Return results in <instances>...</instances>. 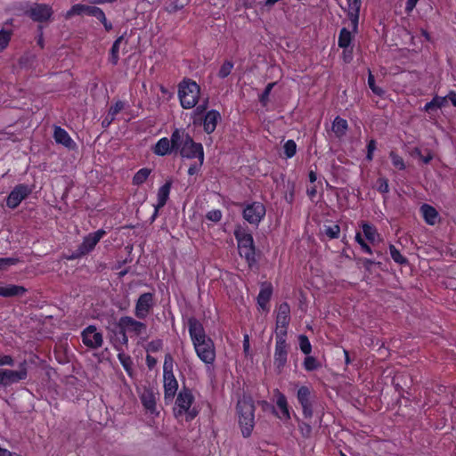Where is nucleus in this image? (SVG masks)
<instances>
[{
  "instance_id": "9d476101",
  "label": "nucleus",
  "mask_w": 456,
  "mask_h": 456,
  "mask_svg": "<svg viewBox=\"0 0 456 456\" xmlns=\"http://www.w3.org/2000/svg\"><path fill=\"white\" fill-rule=\"evenodd\" d=\"M266 213L265 207L261 202H251L246 204L243 209L244 219L251 224L258 225Z\"/></svg>"
},
{
  "instance_id": "864d4df0",
  "label": "nucleus",
  "mask_w": 456,
  "mask_h": 456,
  "mask_svg": "<svg viewBox=\"0 0 456 456\" xmlns=\"http://www.w3.org/2000/svg\"><path fill=\"white\" fill-rule=\"evenodd\" d=\"M202 164H203V163H200V159H198V163H196V164H192V165H191V167H189V169H188V174H189L190 175H196V174L200 171V167H201Z\"/></svg>"
},
{
  "instance_id": "79ce46f5",
  "label": "nucleus",
  "mask_w": 456,
  "mask_h": 456,
  "mask_svg": "<svg viewBox=\"0 0 456 456\" xmlns=\"http://www.w3.org/2000/svg\"><path fill=\"white\" fill-rule=\"evenodd\" d=\"M389 251L392 259L397 263V264H404L406 263V259L404 256H402V254L399 252V250L393 245H390Z\"/></svg>"
},
{
  "instance_id": "e433bc0d",
  "label": "nucleus",
  "mask_w": 456,
  "mask_h": 456,
  "mask_svg": "<svg viewBox=\"0 0 456 456\" xmlns=\"http://www.w3.org/2000/svg\"><path fill=\"white\" fill-rule=\"evenodd\" d=\"M304 367L308 371L315 370L322 367V363L314 356L308 355L305 358Z\"/></svg>"
},
{
  "instance_id": "cd10ccee",
  "label": "nucleus",
  "mask_w": 456,
  "mask_h": 456,
  "mask_svg": "<svg viewBox=\"0 0 456 456\" xmlns=\"http://www.w3.org/2000/svg\"><path fill=\"white\" fill-rule=\"evenodd\" d=\"M82 342H102V335L95 326H88L82 332Z\"/></svg>"
},
{
  "instance_id": "423d86ee",
  "label": "nucleus",
  "mask_w": 456,
  "mask_h": 456,
  "mask_svg": "<svg viewBox=\"0 0 456 456\" xmlns=\"http://www.w3.org/2000/svg\"><path fill=\"white\" fill-rule=\"evenodd\" d=\"M234 235L238 242V248L240 256L244 257L247 260L248 265L251 266L255 263V247L253 237L251 234L242 229L236 230Z\"/></svg>"
},
{
  "instance_id": "0e129e2a",
  "label": "nucleus",
  "mask_w": 456,
  "mask_h": 456,
  "mask_svg": "<svg viewBox=\"0 0 456 456\" xmlns=\"http://www.w3.org/2000/svg\"><path fill=\"white\" fill-rule=\"evenodd\" d=\"M343 54H344L345 61L349 62L351 61V59H352V53H351V51H347L346 48L344 50Z\"/></svg>"
},
{
  "instance_id": "4be33fe9",
  "label": "nucleus",
  "mask_w": 456,
  "mask_h": 456,
  "mask_svg": "<svg viewBox=\"0 0 456 456\" xmlns=\"http://www.w3.org/2000/svg\"><path fill=\"white\" fill-rule=\"evenodd\" d=\"M188 329L191 338L193 342H204V330L202 325L195 319H190Z\"/></svg>"
},
{
  "instance_id": "4468645a",
  "label": "nucleus",
  "mask_w": 456,
  "mask_h": 456,
  "mask_svg": "<svg viewBox=\"0 0 456 456\" xmlns=\"http://www.w3.org/2000/svg\"><path fill=\"white\" fill-rule=\"evenodd\" d=\"M297 397L302 407L304 417L311 419L313 417V405L310 388L305 386L299 387Z\"/></svg>"
},
{
  "instance_id": "4c0bfd02",
  "label": "nucleus",
  "mask_w": 456,
  "mask_h": 456,
  "mask_svg": "<svg viewBox=\"0 0 456 456\" xmlns=\"http://www.w3.org/2000/svg\"><path fill=\"white\" fill-rule=\"evenodd\" d=\"M12 33L11 30L0 29V53L3 52L9 45Z\"/></svg>"
},
{
  "instance_id": "72a5a7b5",
  "label": "nucleus",
  "mask_w": 456,
  "mask_h": 456,
  "mask_svg": "<svg viewBox=\"0 0 456 456\" xmlns=\"http://www.w3.org/2000/svg\"><path fill=\"white\" fill-rule=\"evenodd\" d=\"M151 173V170L150 168H141L134 174L132 181L133 184L138 186L144 183L150 176Z\"/></svg>"
},
{
  "instance_id": "7c9ffc66",
  "label": "nucleus",
  "mask_w": 456,
  "mask_h": 456,
  "mask_svg": "<svg viewBox=\"0 0 456 456\" xmlns=\"http://www.w3.org/2000/svg\"><path fill=\"white\" fill-rule=\"evenodd\" d=\"M347 122L346 119L337 117L332 123V131L338 137H342L347 130Z\"/></svg>"
},
{
  "instance_id": "ddd939ff",
  "label": "nucleus",
  "mask_w": 456,
  "mask_h": 456,
  "mask_svg": "<svg viewBox=\"0 0 456 456\" xmlns=\"http://www.w3.org/2000/svg\"><path fill=\"white\" fill-rule=\"evenodd\" d=\"M29 17L38 22H44L50 20L53 15V9L49 4H34L28 11Z\"/></svg>"
},
{
  "instance_id": "412c9836",
  "label": "nucleus",
  "mask_w": 456,
  "mask_h": 456,
  "mask_svg": "<svg viewBox=\"0 0 456 456\" xmlns=\"http://www.w3.org/2000/svg\"><path fill=\"white\" fill-rule=\"evenodd\" d=\"M175 151L172 137L170 140L167 137L160 138L153 147V152L158 156H165Z\"/></svg>"
},
{
  "instance_id": "5fc2aeb1",
  "label": "nucleus",
  "mask_w": 456,
  "mask_h": 456,
  "mask_svg": "<svg viewBox=\"0 0 456 456\" xmlns=\"http://www.w3.org/2000/svg\"><path fill=\"white\" fill-rule=\"evenodd\" d=\"M13 362H14V361L10 355L0 356V366H3V365L13 366Z\"/></svg>"
},
{
  "instance_id": "603ef678",
  "label": "nucleus",
  "mask_w": 456,
  "mask_h": 456,
  "mask_svg": "<svg viewBox=\"0 0 456 456\" xmlns=\"http://www.w3.org/2000/svg\"><path fill=\"white\" fill-rule=\"evenodd\" d=\"M378 190L382 192L386 193L388 191V183L387 181L384 178H380L378 181Z\"/></svg>"
},
{
  "instance_id": "393cba45",
  "label": "nucleus",
  "mask_w": 456,
  "mask_h": 456,
  "mask_svg": "<svg viewBox=\"0 0 456 456\" xmlns=\"http://www.w3.org/2000/svg\"><path fill=\"white\" fill-rule=\"evenodd\" d=\"M288 348L286 344H277L274 354V364L281 369L287 362Z\"/></svg>"
},
{
  "instance_id": "f03ea898",
  "label": "nucleus",
  "mask_w": 456,
  "mask_h": 456,
  "mask_svg": "<svg viewBox=\"0 0 456 456\" xmlns=\"http://www.w3.org/2000/svg\"><path fill=\"white\" fill-rule=\"evenodd\" d=\"M239 425L244 437L250 436L255 426V404L251 396L243 395L236 405Z\"/></svg>"
},
{
  "instance_id": "2eb2a0df",
  "label": "nucleus",
  "mask_w": 456,
  "mask_h": 456,
  "mask_svg": "<svg viewBox=\"0 0 456 456\" xmlns=\"http://www.w3.org/2000/svg\"><path fill=\"white\" fill-rule=\"evenodd\" d=\"M104 234L105 231L98 230L85 237L82 244L77 249V256H83L92 251L96 244L100 241V240L104 236Z\"/></svg>"
},
{
  "instance_id": "bb28decb",
  "label": "nucleus",
  "mask_w": 456,
  "mask_h": 456,
  "mask_svg": "<svg viewBox=\"0 0 456 456\" xmlns=\"http://www.w3.org/2000/svg\"><path fill=\"white\" fill-rule=\"evenodd\" d=\"M420 211L422 213L423 218L427 222V224L430 225L436 224L439 220L438 212L436 210L435 208L424 204L420 208Z\"/></svg>"
},
{
  "instance_id": "a878e982",
  "label": "nucleus",
  "mask_w": 456,
  "mask_h": 456,
  "mask_svg": "<svg viewBox=\"0 0 456 456\" xmlns=\"http://www.w3.org/2000/svg\"><path fill=\"white\" fill-rule=\"evenodd\" d=\"M348 17L351 20L354 29L357 28L359 12L361 8V0H347Z\"/></svg>"
},
{
  "instance_id": "f3484780",
  "label": "nucleus",
  "mask_w": 456,
  "mask_h": 456,
  "mask_svg": "<svg viewBox=\"0 0 456 456\" xmlns=\"http://www.w3.org/2000/svg\"><path fill=\"white\" fill-rule=\"evenodd\" d=\"M198 356L205 363H212L216 358L214 344H193Z\"/></svg>"
},
{
  "instance_id": "8fccbe9b",
  "label": "nucleus",
  "mask_w": 456,
  "mask_h": 456,
  "mask_svg": "<svg viewBox=\"0 0 456 456\" xmlns=\"http://www.w3.org/2000/svg\"><path fill=\"white\" fill-rule=\"evenodd\" d=\"M207 218L212 222H218L222 218V212L218 209L211 210L207 214Z\"/></svg>"
},
{
  "instance_id": "39448f33",
  "label": "nucleus",
  "mask_w": 456,
  "mask_h": 456,
  "mask_svg": "<svg viewBox=\"0 0 456 456\" xmlns=\"http://www.w3.org/2000/svg\"><path fill=\"white\" fill-rule=\"evenodd\" d=\"M119 327L123 332L125 342L128 339L143 338L147 334L144 323L126 316L119 320Z\"/></svg>"
},
{
  "instance_id": "20e7f679",
  "label": "nucleus",
  "mask_w": 456,
  "mask_h": 456,
  "mask_svg": "<svg viewBox=\"0 0 456 456\" xmlns=\"http://www.w3.org/2000/svg\"><path fill=\"white\" fill-rule=\"evenodd\" d=\"M178 95L183 109L196 106L200 97V86L191 80H183L179 86Z\"/></svg>"
},
{
  "instance_id": "c756f323",
  "label": "nucleus",
  "mask_w": 456,
  "mask_h": 456,
  "mask_svg": "<svg viewBox=\"0 0 456 456\" xmlns=\"http://www.w3.org/2000/svg\"><path fill=\"white\" fill-rule=\"evenodd\" d=\"M25 292V289L21 286L9 285L0 286V296L2 297H13L22 295Z\"/></svg>"
},
{
  "instance_id": "680f3d73",
  "label": "nucleus",
  "mask_w": 456,
  "mask_h": 456,
  "mask_svg": "<svg viewBox=\"0 0 456 456\" xmlns=\"http://www.w3.org/2000/svg\"><path fill=\"white\" fill-rule=\"evenodd\" d=\"M114 118L111 116H109V113L105 117V118L102 120V126H109L110 123L113 121Z\"/></svg>"
},
{
  "instance_id": "aec40b11",
  "label": "nucleus",
  "mask_w": 456,
  "mask_h": 456,
  "mask_svg": "<svg viewBox=\"0 0 456 456\" xmlns=\"http://www.w3.org/2000/svg\"><path fill=\"white\" fill-rule=\"evenodd\" d=\"M53 137L57 143L62 144L69 150H73L77 146L68 132L60 126L54 128Z\"/></svg>"
},
{
  "instance_id": "c85d7f7f",
  "label": "nucleus",
  "mask_w": 456,
  "mask_h": 456,
  "mask_svg": "<svg viewBox=\"0 0 456 456\" xmlns=\"http://www.w3.org/2000/svg\"><path fill=\"white\" fill-rule=\"evenodd\" d=\"M276 404L281 411V413H278L275 411V410H273L277 417L280 418L281 419H289L290 415L288 408L287 398L283 394L279 393L276 400Z\"/></svg>"
},
{
  "instance_id": "774afa93",
  "label": "nucleus",
  "mask_w": 456,
  "mask_h": 456,
  "mask_svg": "<svg viewBox=\"0 0 456 456\" xmlns=\"http://www.w3.org/2000/svg\"><path fill=\"white\" fill-rule=\"evenodd\" d=\"M368 85L370 86V88L371 89L373 86H375V80H374V77L371 73L369 74V77H368Z\"/></svg>"
},
{
  "instance_id": "13d9d810",
  "label": "nucleus",
  "mask_w": 456,
  "mask_h": 456,
  "mask_svg": "<svg viewBox=\"0 0 456 456\" xmlns=\"http://www.w3.org/2000/svg\"><path fill=\"white\" fill-rule=\"evenodd\" d=\"M98 20L103 24L106 30H110L112 28V25L110 22H109L105 17V14L103 13V19L98 18Z\"/></svg>"
},
{
  "instance_id": "dca6fc26",
  "label": "nucleus",
  "mask_w": 456,
  "mask_h": 456,
  "mask_svg": "<svg viewBox=\"0 0 456 456\" xmlns=\"http://www.w3.org/2000/svg\"><path fill=\"white\" fill-rule=\"evenodd\" d=\"M153 305V295L144 293L140 296L135 305V315L140 318H145Z\"/></svg>"
},
{
  "instance_id": "7ed1b4c3",
  "label": "nucleus",
  "mask_w": 456,
  "mask_h": 456,
  "mask_svg": "<svg viewBox=\"0 0 456 456\" xmlns=\"http://www.w3.org/2000/svg\"><path fill=\"white\" fill-rule=\"evenodd\" d=\"M163 381H164V397L167 402H171L178 389V382L173 373V358L167 354L165 356L163 365Z\"/></svg>"
},
{
  "instance_id": "49530a36",
  "label": "nucleus",
  "mask_w": 456,
  "mask_h": 456,
  "mask_svg": "<svg viewBox=\"0 0 456 456\" xmlns=\"http://www.w3.org/2000/svg\"><path fill=\"white\" fill-rule=\"evenodd\" d=\"M390 158H391L393 165L396 168H398L400 170L404 169V167H405L404 162H403V159L400 156L396 155L395 152H391Z\"/></svg>"
},
{
  "instance_id": "bf43d9fd",
  "label": "nucleus",
  "mask_w": 456,
  "mask_h": 456,
  "mask_svg": "<svg viewBox=\"0 0 456 456\" xmlns=\"http://www.w3.org/2000/svg\"><path fill=\"white\" fill-rule=\"evenodd\" d=\"M300 349L305 354H309L312 352L311 344H300Z\"/></svg>"
},
{
  "instance_id": "4d7b16f0",
  "label": "nucleus",
  "mask_w": 456,
  "mask_h": 456,
  "mask_svg": "<svg viewBox=\"0 0 456 456\" xmlns=\"http://www.w3.org/2000/svg\"><path fill=\"white\" fill-rule=\"evenodd\" d=\"M419 0H408L405 5L406 12H411L416 6Z\"/></svg>"
},
{
  "instance_id": "338daca9",
  "label": "nucleus",
  "mask_w": 456,
  "mask_h": 456,
  "mask_svg": "<svg viewBox=\"0 0 456 456\" xmlns=\"http://www.w3.org/2000/svg\"><path fill=\"white\" fill-rule=\"evenodd\" d=\"M89 349L91 351H93V354H96L95 353H94V351L97 350L102 344H94V343H92V344H86Z\"/></svg>"
},
{
  "instance_id": "2f4dec72",
  "label": "nucleus",
  "mask_w": 456,
  "mask_h": 456,
  "mask_svg": "<svg viewBox=\"0 0 456 456\" xmlns=\"http://www.w3.org/2000/svg\"><path fill=\"white\" fill-rule=\"evenodd\" d=\"M363 234L370 242H375L379 240V235L375 227L370 224L363 223L362 225Z\"/></svg>"
},
{
  "instance_id": "5701e85b",
  "label": "nucleus",
  "mask_w": 456,
  "mask_h": 456,
  "mask_svg": "<svg viewBox=\"0 0 456 456\" xmlns=\"http://www.w3.org/2000/svg\"><path fill=\"white\" fill-rule=\"evenodd\" d=\"M220 119L221 115L217 110H212L208 111L204 118L205 132L208 134L214 132Z\"/></svg>"
},
{
  "instance_id": "0eeeda50",
  "label": "nucleus",
  "mask_w": 456,
  "mask_h": 456,
  "mask_svg": "<svg viewBox=\"0 0 456 456\" xmlns=\"http://www.w3.org/2000/svg\"><path fill=\"white\" fill-rule=\"evenodd\" d=\"M194 397L192 395L191 391L183 387L178 394L177 398L175 400V406L174 408V412L176 417L183 415V413L188 414L187 419H192L196 417L197 411L192 409L191 410V406L193 403Z\"/></svg>"
},
{
  "instance_id": "a18cd8bd",
  "label": "nucleus",
  "mask_w": 456,
  "mask_h": 456,
  "mask_svg": "<svg viewBox=\"0 0 456 456\" xmlns=\"http://www.w3.org/2000/svg\"><path fill=\"white\" fill-rule=\"evenodd\" d=\"M18 260L13 257H0V270H5L11 265H16Z\"/></svg>"
},
{
  "instance_id": "f257e3e1",
  "label": "nucleus",
  "mask_w": 456,
  "mask_h": 456,
  "mask_svg": "<svg viewBox=\"0 0 456 456\" xmlns=\"http://www.w3.org/2000/svg\"><path fill=\"white\" fill-rule=\"evenodd\" d=\"M175 151L179 152L182 158L200 159L204 161V151L201 143L195 142L184 129H175L172 133Z\"/></svg>"
},
{
  "instance_id": "f8f14e48",
  "label": "nucleus",
  "mask_w": 456,
  "mask_h": 456,
  "mask_svg": "<svg viewBox=\"0 0 456 456\" xmlns=\"http://www.w3.org/2000/svg\"><path fill=\"white\" fill-rule=\"evenodd\" d=\"M84 14H86L89 16H94L96 19H98V18L103 19V12L102 9L95 7V6H91V5L82 4H74L66 12L65 18L70 19L73 16H79V15H84Z\"/></svg>"
},
{
  "instance_id": "09e8293b",
  "label": "nucleus",
  "mask_w": 456,
  "mask_h": 456,
  "mask_svg": "<svg viewBox=\"0 0 456 456\" xmlns=\"http://www.w3.org/2000/svg\"><path fill=\"white\" fill-rule=\"evenodd\" d=\"M298 427H299L300 432L304 437H309L311 436L312 427L310 424L305 423V422H301Z\"/></svg>"
},
{
  "instance_id": "6ab92c4d",
  "label": "nucleus",
  "mask_w": 456,
  "mask_h": 456,
  "mask_svg": "<svg viewBox=\"0 0 456 456\" xmlns=\"http://www.w3.org/2000/svg\"><path fill=\"white\" fill-rule=\"evenodd\" d=\"M171 186L172 183L167 181L159 189L157 193V203L154 205L153 217H155L158 215L159 210L166 205L169 198Z\"/></svg>"
},
{
  "instance_id": "b1692460",
  "label": "nucleus",
  "mask_w": 456,
  "mask_h": 456,
  "mask_svg": "<svg viewBox=\"0 0 456 456\" xmlns=\"http://www.w3.org/2000/svg\"><path fill=\"white\" fill-rule=\"evenodd\" d=\"M141 401L144 408L151 413L156 411V395L151 389H145L142 395Z\"/></svg>"
},
{
  "instance_id": "69168bd1",
  "label": "nucleus",
  "mask_w": 456,
  "mask_h": 456,
  "mask_svg": "<svg viewBox=\"0 0 456 456\" xmlns=\"http://www.w3.org/2000/svg\"><path fill=\"white\" fill-rule=\"evenodd\" d=\"M419 158L424 163H428L432 159L433 156L430 153H428L426 156L419 153Z\"/></svg>"
},
{
  "instance_id": "052dcab7",
  "label": "nucleus",
  "mask_w": 456,
  "mask_h": 456,
  "mask_svg": "<svg viewBox=\"0 0 456 456\" xmlns=\"http://www.w3.org/2000/svg\"><path fill=\"white\" fill-rule=\"evenodd\" d=\"M448 100L452 102V104L456 107V93L453 91H451L448 95Z\"/></svg>"
},
{
  "instance_id": "c9c22d12",
  "label": "nucleus",
  "mask_w": 456,
  "mask_h": 456,
  "mask_svg": "<svg viewBox=\"0 0 456 456\" xmlns=\"http://www.w3.org/2000/svg\"><path fill=\"white\" fill-rule=\"evenodd\" d=\"M122 40H123V37L122 36L119 37L118 38H117L115 40V42L113 43V45H112L111 50H110V61L114 65H116L118 62V60H119L118 53H119V46H120V44H121Z\"/></svg>"
},
{
  "instance_id": "3c124183",
  "label": "nucleus",
  "mask_w": 456,
  "mask_h": 456,
  "mask_svg": "<svg viewBox=\"0 0 456 456\" xmlns=\"http://www.w3.org/2000/svg\"><path fill=\"white\" fill-rule=\"evenodd\" d=\"M376 150V142L374 140H370L367 145V159L371 160L373 159V152Z\"/></svg>"
},
{
  "instance_id": "37998d69",
  "label": "nucleus",
  "mask_w": 456,
  "mask_h": 456,
  "mask_svg": "<svg viewBox=\"0 0 456 456\" xmlns=\"http://www.w3.org/2000/svg\"><path fill=\"white\" fill-rule=\"evenodd\" d=\"M232 69H233V63L232 61H226L221 66V68H220V69L218 71V76L220 77H222V78H224L228 75L231 74Z\"/></svg>"
},
{
  "instance_id": "a211bd4d",
  "label": "nucleus",
  "mask_w": 456,
  "mask_h": 456,
  "mask_svg": "<svg viewBox=\"0 0 456 456\" xmlns=\"http://www.w3.org/2000/svg\"><path fill=\"white\" fill-rule=\"evenodd\" d=\"M273 294V286L270 283H264L261 286L257 296L258 309L263 312H269V301Z\"/></svg>"
},
{
  "instance_id": "58836bf2",
  "label": "nucleus",
  "mask_w": 456,
  "mask_h": 456,
  "mask_svg": "<svg viewBox=\"0 0 456 456\" xmlns=\"http://www.w3.org/2000/svg\"><path fill=\"white\" fill-rule=\"evenodd\" d=\"M118 359L122 364V366L124 367V369L126 370V371L128 373V375H132V365H133V362H132V359L130 356L128 355H126L125 354L123 353H119L118 354Z\"/></svg>"
},
{
  "instance_id": "ea45409f",
  "label": "nucleus",
  "mask_w": 456,
  "mask_h": 456,
  "mask_svg": "<svg viewBox=\"0 0 456 456\" xmlns=\"http://www.w3.org/2000/svg\"><path fill=\"white\" fill-rule=\"evenodd\" d=\"M286 158H292L297 152V144L293 140H288L283 145Z\"/></svg>"
},
{
  "instance_id": "9b49d317",
  "label": "nucleus",
  "mask_w": 456,
  "mask_h": 456,
  "mask_svg": "<svg viewBox=\"0 0 456 456\" xmlns=\"http://www.w3.org/2000/svg\"><path fill=\"white\" fill-rule=\"evenodd\" d=\"M32 191V189L26 184L16 185L9 193L6 199V206L9 208H16L23 200Z\"/></svg>"
},
{
  "instance_id": "a19ab883",
  "label": "nucleus",
  "mask_w": 456,
  "mask_h": 456,
  "mask_svg": "<svg viewBox=\"0 0 456 456\" xmlns=\"http://www.w3.org/2000/svg\"><path fill=\"white\" fill-rule=\"evenodd\" d=\"M323 232L330 239H336L340 233V227L338 224L325 226Z\"/></svg>"
},
{
  "instance_id": "e2e57ef3",
  "label": "nucleus",
  "mask_w": 456,
  "mask_h": 456,
  "mask_svg": "<svg viewBox=\"0 0 456 456\" xmlns=\"http://www.w3.org/2000/svg\"><path fill=\"white\" fill-rule=\"evenodd\" d=\"M371 91L379 96H382L385 94L384 90L377 86H373Z\"/></svg>"
},
{
  "instance_id": "1a4fd4ad",
  "label": "nucleus",
  "mask_w": 456,
  "mask_h": 456,
  "mask_svg": "<svg viewBox=\"0 0 456 456\" xmlns=\"http://www.w3.org/2000/svg\"><path fill=\"white\" fill-rule=\"evenodd\" d=\"M28 376L27 362L20 363L18 370L2 369V386L9 387L12 384L24 380Z\"/></svg>"
},
{
  "instance_id": "de8ad7c7",
  "label": "nucleus",
  "mask_w": 456,
  "mask_h": 456,
  "mask_svg": "<svg viewBox=\"0 0 456 456\" xmlns=\"http://www.w3.org/2000/svg\"><path fill=\"white\" fill-rule=\"evenodd\" d=\"M125 103L123 102H117L109 110V116L115 118V116L124 109Z\"/></svg>"
},
{
  "instance_id": "c03bdc74",
  "label": "nucleus",
  "mask_w": 456,
  "mask_h": 456,
  "mask_svg": "<svg viewBox=\"0 0 456 456\" xmlns=\"http://www.w3.org/2000/svg\"><path fill=\"white\" fill-rule=\"evenodd\" d=\"M274 85H275V83H269L266 86L263 94L260 95L259 100L263 105H266V103L268 102L269 95H270Z\"/></svg>"
},
{
  "instance_id": "473e14b6",
  "label": "nucleus",
  "mask_w": 456,
  "mask_h": 456,
  "mask_svg": "<svg viewBox=\"0 0 456 456\" xmlns=\"http://www.w3.org/2000/svg\"><path fill=\"white\" fill-rule=\"evenodd\" d=\"M448 97L435 96L431 102H428L424 106V110L429 112L434 109L443 108L447 102Z\"/></svg>"
},
{
  "instance_id": "6e6d98bb",
  "label": "nucleus",
  "mask_w": 456,
  "mask_h": 456,
  "mask_svg": "<svg viewBox=\"0 0 456 456\" xmlns=\"http://www.w3.org/2000/svg\"><path fill=\"white\" fill-rule=\"evenodd\" d=\"M146 363H147L148 368L150 370H151L157 364V360L153 356H151L150 354H147V356H146Z\"/></svg>"
},
{
  "instance_id": "f704fd0d",
  "label": "nucleus",
  "mask_w": 456,
  "mask_h": 456,
  "mask_svg": "<svg viewBox=\"0 0 456 456\" xmlns=\"http://www.w3.org/2000/svg\"><path fill=\"white\" fill-rule=\"evenodd\" d=\"M352 41V34L346 28H342L338 37V46L341 48H347Z\"/></svg>"
},
{
  "instance_id": "6e6552de",
  "label": "nucleus",
  "mask_w": 456,
  "mask_h": 456,
  "mask_svg": "<svg viewBox=\"0 0 456 456\" xmlns=\"http://www.w3.org/2000/svg\"><path fill=\"white\" fill-rule=\"evenodd\" d=\"M290 321V307L287 303L281 304L277 308L275 336L276 342H285L287 328Z\"/></svg>"
}]
</instances>
